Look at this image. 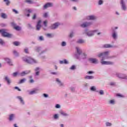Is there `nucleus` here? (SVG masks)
<instances>
[{
    "instance_id": "nucleus-1",
    "label": "nucleus",
    "mask_w": 127,
    "mask_h": 127,
    "mask_svg": "<svg viewBox=\"0 0 127 127\" xmlns=\"http://www.w3.org/2000/svg\"><path fill=\"white\" fill-rule=\"evenodd\" d=\"M108 55H109V52H105L98 55V57H102V59L101 60V63L102 65H113V64H114V63L112 62L104 61V60H105V57L106 59L112 58L111 57H108Z\"/></svg>"
},
{
    "instance_id": "nucleus-2",
    "label": "nucleus",
    "mask_w": 127,
    "mask_h": 127,
    "mask_svg": "<svg viewBox=\"0 0 127 127\" xmlns=\"http://www.w3.org/2000/svg\"><path fill=\"white\" fill-rule=\"evenodd\" d=\"M23 60L24 62H26V63H28V64H33V63H36V61L31 58L30 57L24 58H23Z\"/></svg>"
},
{
    "instance_id": "nucleus-3",
    "label": "nucleus",
    "mask_w": 127,
    "mask_h": 127,
    "mask_svg": "<svg viewBox=\"0 0 127 127\" xmlns=\"http://www.w3.org/2000/svg\"><path fill=\"white\" fill-rule=\"evenodd\" d=\"M0 33L3 37H11L12 36V35L6 32V30L5 29L0 30Z\"/></svg>"
},
{
    "instance_id": "nucleus-4",
    "label": "nucleus",
    "mask_w": 127,
    "mask_h": 127,
    "mask_svg": "<svg viewBox=\"0 0 127 127\" xmlns=\"http://www.w3.org/2000/svg\"><path fill=\"white\" fill-rule=\"evenodd\" d=\"M11 25L13 26L14 29H15V30H17L18 31L21 29L20 27L16 26V24L14 23V22L11 23Z\"/></svg>"
},
{
    "instance_id": "nucleus-5",
    "label": "nucleus",
    "mask_w": 127,
    "mask_h": 127,
    "mask_svg": "<svg viewBox=\"0 0 127 127\" xmlns=\"http://www.w3.org/2000/svg\"><path fill=\"white\" fill-rule=\"evenodd\" d=\"M90 25H92V23L85 22L81 25V27H88V26H90Z\"/></svg>"
},
{
    "instance_id": "nucleus-6",
    "label": "nucleus",
    "mask_w": 127,
    "mask_h": 127,
    "mask_svg": "<svg viewBox=\"0 0 127 127\" xmlns=\"http://www.w3.org/2000/svg\"><path fill=\"white\" fill-rule=\"evenodd\" d=\"M121 3L122 4V9L123 10H127V6H126V4H125L124 0H121Z\"/></svg>"
},
{
    "instance_id": "nucleus-7",
    "label": "nucleus",
    "mask_w": 127,
    "mask_h": 127,
    "mask_svg": "<svg viewBox=\"0 0 127 127\" xmlns=\"http://www.w3.org/2000/svg\"><path fill=\"white\" fill-rule=\"evenodd\" d=\"M59 23H56L51 26V29H56L58 26H59Z\"/></svg>"
},
{
    "instance_id": "nucleus-8",
    "label": "nucleus",
    "mask_w": 127,
    "mask_h": 127,
    "mask_svg": "<svg viewBox=\"0 0 127 127\" xmlns=\"http://www.w3.org/2000/svg\"><path fill=\"white\" fill-rule=\"evenodd\" d=\"M41 20H39L38 23L36 25V29L37 30H40V28H41Z\"/></svg>"
},
{
    "instance_id": "nucleus-9",
    "label": "nucleus",
    "mask_w": 127,
    "mask_h": 127,
    "mask_svg": "<svg viewBox=\"0 0 127 127\" xmlns=\"http://www.w3.org/2000/svg\"><path fill=\"white\" fill-rule=\"evenodd\" d=\"M117 76L121 79H127V76H125V74H118Z\"/></svg>"
},
{
    "instance_id": "nucleus-10",
    "label": "nucleus",
    "mask_w": 127,
    "mask_h": 127,
    "mask_svg": "<svg viewBox=\"0 0 127 127\" xmlns=\"http://www.w3.org/2000/svg\"><path fill=\"white\" fill-rule=\"evenodd\" d=\"M89 61L93 64H97L98 63V60L96 59H89Z\"/></svg>"
},
{
    "instance_id": "nucleus-11",
    "label": "nucleus",
    "mask_w": 127,
    "mask_h": 127,
    "mask_svg": "<svg viewBox=\"0 0 127 127\" xmlns=\"http://www.w3.org/2000/svg\"><path fill=\"white\" fill-rule=\"evenodd\" d=\"M30 73V70H26L25 71H23L20 73L21 76H23L25 75H27V74H29Z\"/></svg>"
},
{
    "instance_id": "nucleus-12",
    "label": "nucleus",
    "mask_w": 127,
    "mask_h": 127,
    "mask_svg": "<svg viewBox=\"0 0 127 127\" xmlns=\"http://www.w3.org/2000/svg\"><path fill=\"white\" fill-rule=\"evenodd\" d=\"M17 99H18V100H19V101H20L21 104H22V105H24V104H25L24 101L23 100V98H22V97H21V96H17Z\"/></svg>"
},
{
    "instance_id": "nucleus-13",
    "label": "nucleus",
    "mask_w": 127,
    "mask_h": 127,
    "mask_svg": "<svg viewBox=\"0 0 127 127\" xmlns=\"http://www.w3.org/2000/svg\"><path fill=\"white\" fill-rule=\"evenodd\" d=\"M53 4L52 3H47L44 6V8H47V7H50V6H52Z\"/></svg>"
},
{
    "instance_id": "nucleus-14",
    "label": "nucleus",
    "mask_w": 127,
    "mask_h": 127,
    "mask_svg": "<svg viewBox=\"0 0 127 127\" xmlns=\"http://www.w3.org/2000/svg\"><path fill=\"white\" fill-rule=\"evenodd\" d=\"M96 31H97L96 30H95V31H90L88 32L87 35L88 36H93V35L94 34V33H95L96 32Z\"/></svg>"
},
{
    "instance_id": "nucleus-15",
    "label": "nucleus",
    "mask_w": 127,
    "mask_h": 127,
    "mask_svg": "<svg viewBox=\"0 0 127 127\" xmlns=\"http://www.w3.org/2000/svg\"><path fill=\"white\" fill-rule=\"evenodd\" d=\"M5 60L6 62H7V63L8 64H9V65H12L11 61H10V60L9 59H8V58H5Z\"/></svg>"
},
{
    "instance_id": "nucleus-16",
    "label": "nucleus",
    "mask_w": 127,
    "mask_h": 127,
    "mask_svg": "<svg viewBox=\"0 0 127 127\" xmlns=\"http://www.w3.org/2000/svg\"><path fill=\"white\" fill-rule=\"evenodd\" d=\"M87 19H90V20L96 19V16H93V15L88 16L87 17Z\"/></svg>"
},
{
    "instance_id": "nucleus-17",
    "label": "nucleus",
    "mask_w": 127,
    "mask_h": 127,
    "mask_svg": "<svg viewBox=\"0 0 127 127\" xmlns=\"http://www.w3.org/2000/svg\"><path fill=\"white\" fill-rule=\"evenodd\" d=\"M113 47V46L110 45V44H106L104 45V48H111Z\"/></svg>"
},
{
    "instance_id": "nucleus-18",
    "label": "nucleus",
    "mask_w": 127,
    "mask_h": 127,
    "mask_svg": "<svg viewBox=\"0 0 127 127\" xmlns=\"http://www.w3.org/2000/svg\"><path fill=\"white\" fill-rule=\"evenodd\" d=\"M1 17H2V18H4V19H5L7 17V16L6 15V14H5V13H1Z\"/></svg>"
},
{
    "instance_id": "nucleus-19",
    "label": "nucleus",
    "mask_w": 127,
    "mask_h": 127,
    "mask_svg": "<svg viewBox=\"0 0 127 127\" xmlns=\"http://www.w3.org/2000/svg\"><path fill=\"white\" fill-rule=\"evenodd\" d=\"M26 81V79L23 78L20 80V81L18 82V84H22V83H24Z\"/></svg>"
},
{
    "instance_id": "nucleus-20",
    "label": "nucleus",
    "mask_w": 127,
    "mask_h": 127,
    "mask_svg": "<svg viewBox=\"0 0 127 127\" xmlns=\"http://www.w3.org/2000/svg\"><path fill=\"white\" fill-rule=\"evenodd\" d=\"M76 49L77 50V52L78 54L79 55H80L81 54V53H82V51H81L80 49H79V48H78V47H76Z\"/></svg>"
},
{
    "instance_id": "nucleus-21",
    "label": "nucleus",
    "mask_w": 127,
    "mask_h": 127,
    "mask_svg": "<svg viewBox=\"0 0 127 127\" xmlns=\"http://www.w3.org/2000/svg\"><path fill=\"white\" fill-rule=\"evenodd\" d=\"M93 78H94V76H93L86 75L85 77V79H93Z\"/></svg>"
},
{
    "instance_id": "nucleus-22",
    "label": "nucleus",
    "mask_w": 127,
    "mask_h": 127,
    "mask_svg": "<svg viewBox=\"0 0 127 127\" xmlns=\"http://www.w3.org/2000/svg\"><path fill=\"white\" fill-rule=\"evenodd\" d=\"M5 80L7 82L8 84H10V80H9V78L7 76L5 77Z\"/></svg>"
},
{
    "instance_id": "nucleus-23",
    "label": "nucleus",
    "mask_w": 127,
    "mask_h": 127,
    "mask_svg": "<svg viewBox=\"0 0 127 127\" xmlns=\"http://www.w3.org/2000/svg\"><path fill=\"white\" fill-rule=\"evenodd\" d=\"M13 44H14V45H15V46H18V45H19V44H20V43L17 41H15L13 43Z\"/></svg>"
},
{
    "instance_id": "nucleus-24",
    "label": "nucleus",
    "mask_w": 127,
    "mask_h": 127,
    "mask_svg": "<svg viewBox=\"0 0 127 127\" xmlns=\"http://www.w3.org/2000/svg\"><path fill=\"white\" fill-rule=\"evenodd\" d=\"M57 82L59 83V84L60 85V86H63V83L61 82L59 79L58 78L57 79Z\"/></svg>"
},
{
    "instance_id": "nucleus-25",
    "label": "nucleus",
    "mask_w": 127,
    "mask_h": 127,
    "mask_svg": "<svg viewBox=\"0 0 127 127\" xmlns=\"http://www.w3.org/2000/svg\"><path fill=\"white\" fill-rule=\"evenodd\" d=\"M3 1L5 2L6 5H9V3H10V1L8 0H4Z\"/></svg>"
},
{
    "instance_id": "nucleus-26",
    "label": "nucleus",
    "mask_w": 127,
    "mask_h": 127,
    "mask_svg": "<svg viewBox=\"0 0 127 127\" xmlns=\"http://www.w3.org/2000/svg\"><path fill=\"white\" fill-rule=\"evenodd\" d=\"M14 117V115L13 114H11L9 118V121H12Z\"/></svg>"
},
{
    "instance_id": "nucleus-27",
    "label": "nucleus",
    "mask_w": 127,
    "mask_h": 127,
    "mask_svg": "<svg viewBox=\"0 0 127 127\" xmlns=\"http://www.w3.org/2000/svg\"><path fill=\"white\" fill-rule=\"evenodd\" d=\"M112 37H113V38L114 39H116L117 38V33H116V32H114L113 34H112Z\"/></svg>"
},
{
    "instance_id": "nucleus-28",
    "label": "nucleus",
    "mask_w": 127,
    "mask_h": 127,
    "mask_svg": "<svg viewBox=\"0 0 127 127\" xmlns=\"http://www.w3.org/2000/svg\"><path fill=\"white\" fill-rule=\"evenodd\" d=\"M81 57H82V59H85L87 57V55H86V54H83L81 55Z\"/></svg>"
},
{
    "instance_id": "nucleus-29",
    "label": "nucleus",
    "mask_w": 127,
    "mask_h": 127,
    "mask_svg": "<svg viewBox=\"0 0 127 127\" xmlns=\"http://www.w3.org/2000/svg\"><path fill=\"white\" fill-rule=\"evenodd\" d=\"M77 43H80V44H82V43H84V40H82V39H80L78 41H77Z\"/></svg>"
},
{
    "instance_id": "nucleus-30",
    "label": "nucleus",
    "mask_w": 127,
    "mask_h": 127,
    "mask_svg": "<svg viewBox=\"0 0 127 127\" xmlns=\"http://www.w3.org/2000/svg\"><path fill=\"white\" fill-rule=\"evenodd\" d=\"M25 2H27V3H33V2L31 0H25Z\"/></svg>"
},
{
    "instance_id": "nucleus-31",
    "label": "nucleus",
    "mask_w": 127,
    "mask_h": 127,
    "mask_svg": "<svg viewBox=\"0 0 127 127\" xmlns=\"http://www.w3.org/2000/svg\"><path fill=\"white\" fill-rule=\"evenodd\" d=\"M43 23H44V26H45L46 27H47V23H48V22H47V20H46L45 21H44V22H43Z\"/></svg>"
},
{
    "instance_id": "nucleus-32",
    "label": "nucleus",
    "mask_w": 127,
    "mask_h": 127,
    "mask_svg": "<svg viewBox=\"0 0 127 127\" xmlns=\"http://www.w3.org/2000/svg\"><path fill=\"white\" fill-rule=\"evenodd\" d=\"M36 50L37 52H40V51L41 50V48L40 47H37Z\"/></svg>"
},
{
    "instance_id": "nucleus-33",
    "label": "nucleus",
    "mask_w": 127,
    "mask_h": 127,
    "mask_svg": "<svg viewBox=\"0 0 127 127\" xmlns=\"http://www.w3.org/2000/svg\"><path fill=\"white\" fill-rule=\"evenodd\" d=\"M110 104H111L112 105H114L115 104V100H110Z\"/></svg>"
},
{
    "instance_id": "nucleus-34",
    "label": "nucleus",
    "mask_w": 127,
    "mask_h": 127,
    "mask_svg": "<svg viewBox=\"0 0 127 127\" xmlns=\"http://www.w3.org/2000/svg\"><path fill=\"white\" fill-rule=\"evenodd\" d=\"M90 90H91V91H96V87H95V86H92V87H91V88H90Z\"/></svg>"
},
{
    "instance_id": "nucleus-35",
    "label": "nucleus",
    "mask_w": 127,
    "mask_h": 127,
    "mask_svg": "<svg viewBox=\"0 0 127 127\" xmlns=\"http://www.w3.org/2000/svg\"><path fill=\"white\" fill-rule=\"evenodd\" d=\"M106 125L107 126V127H111V126H112V124L109 122H107L106 123Z\"/></svg>"
},
{
    "instance_id": "nucleus-36",
    "label": "nucleus",
    "mask_w": 127,
    "mask_h": 127,
    "mask_svg": "<svg viewBox=\"0 0 127 127\" xmlns=\"http://www.w3.org/2000/svg\"><path fill=\"white\" fill-rule=\"evenodd\" d=\"M76 68V66L75 65H72L70 67L71 70H74Z\"/></svg>"
},
{
    "instance_id": "nucleus-37",
    "label": "nucleus",
    "mask_w": 127,
    "mask_h": 127,
    "mask_svg": "<svg viewBox=\"0 0 127 127\" xmlns=\"http://www.w3.org/2000/svg\"><path fill=\"white\" fill-rule=\"evenodd\" d=\"M35 90H33L30 92V95H33V94H35Z\"/></svg>"
},
{
    "instance_id": "nucleus-38",
    "label": "nucleus",
    "mask_w": 127,
    "mask_h": 127,
    "mask_svg": "<svg viewBox=\"0 0 127 127\" xmlns=\"http://www.w3.org/2000/svg\"><path fill=\"white\" fill-rule=\"evenodd\" d=\"M13 54H14L16 56H17V55H18V53H17V52H16V51H13Z\"/></svg>"
},
{
    "instance_id": "nucleus-39",
    "label": "nucleus",
    "mask_w": 127,
    "mask_h": 127,
    "mask_svg": "<svg viewBox=\"0 0 127 127\" xmlns=\"http://www.w3.org/2000/svg\"><path fill=\"white\" fill-rule=\"evenodd\" d=\"M36 19V14H34L32 17V19Z\"/></svg>"
},
{
    "instance_id": "nucleus-40",
    "label": "nucleus",
    "mask_w": 127,
    "mask_h": 127,
    "mask_svg": "<svg viewBox=\"0 0 127 127\" xmlns=\"http://www.w3.org/2000/svg\"><path fill=\"white\" fill-rule=\"evenodd\" d=\"M62 46H66V42H63L62 43Z\"/></svg>"
},
{
    "instance_id": "nucleus-41",
    "label": "nucleus",
    "mask_w": 127,
    "mask_h": 127,
    "mask_svg": "<svg viewBox=\"0 0 127 127\" xmlns=\"http://www.w3.org/2000/svg\"><path fill=\"white\" fill-rule=\"evenodd\" d=\"M60 105H59V104H57L56 105V109H60Z\"/></svg>"
},
{
    "instance_id": "nucleus-42",
    "label": "nucleus",
    "mask_w": 127,
    "mask_h": 127,
    "mask_svg": "<svg viewBox=\"0 0 127 127\" xmlns=\"http://www.w3.org/2000/svg\"><path fill=\"white\" fill-rule=\"evenodd\" d=\"M12 11H13V12H15V13H16V14H17V13H18V11H17L16 10L13 9Z\"/></svg>"
},
{
    "instance_id": "nucleus-43",
    "label": "nucleus",
    "mask_w": 127,
    "mask_h": 127,
    "mask_svg": "<svg viewBox=\"0 0 127 127\" xmlns=\"http://www.w3.org/2000/svg\"><path fill=\"white\" fill-rule=\"evenodd\" d=\"M100 95H104V91L101 90L99 91Z\"/></svg>"
},
{
    "instance_id": "nucleus-44",
    "label": "nucleus",
    "mask_w": 127,
    "mask_h": 127,
    "mask_svg": "<svg viewBox=\"0 0 127 127\" xmlns=\"http://www.w3.org/2000/svg\"><path fill=\"white\" fill-rule=\"evenodd\" d=\"M4 43V42H3V41H2V40H1V39H0V44H3Z\"/></svg>"
},
{
    "instance_id": "nucleus-45",
    "label": "nucleus",
    "mask_w": 127,
    "mask_h": 127,
    "mask_svg": "<svg viewBox=\"0 0 127 127\" xmlns=\"http://www.w3.org/2000/svg\"><path fill=\"white\" fill-rule=\"evenodd\" d=\"M15 89H16V90H18V91H19V92H20V91H21V90L20 89H19L18 88V87H17V86L15 87Z\"/></svg>"
},
{
    "instance_id": "nucleus-46",
    "label": "nucleus",
    "mask_w": 127,
    "mask_h": 127,
    "mask_svg": "<svg viewBox=\"0 0 127 127\" xmlns=\"http://www.w3.org/2000/svg\"><path fill=\"white\" fill-rule=\"evenodd\" d=\"M24 51L26 53H27V54H28L29 52H28V49H25Z\"/></svg>"
},
{
    "instance_id": "nucleus-47",
    "label": "nucleus",
    "mask_w": 127,
    "mask_h": 127,
    "mask_svg": "<svg viewBox=\"0 0 127 127\" xmlns=\"http://www.w3.org/2000/svg\"><path fill=\"white\" fill-rule=\"evenodd\" d=\"M110 85H111V86H115V85H116V83L111 82V83H110Z\"/></svg>"
},
{
    "instance_id": "nucleus-48",
    "label": "nucleus",
    "mask_w": 127,
    "mask_h": 127,
    "mask_svg": "<svg viewBox=\"0 0 127 127\" xmlns=\"http://www.w3.org/2000/svg\"><path fill=\"white\" fill-rule=\"evenodd\" d=\"M99 5L103 4V0H100L99 1Z\"/></svg>"
},
{
    "instance_id": "nucleus-49",
    "label": "nucleus",
    "mask_w": 127,
    "mask_h": 127,
    "mask_svg": "<svg viewBox=\"0 0 127 127\" xmlns=\"http://www.w3.org/2000/svg\"><path fill=\"white\" fill-rule=\"evenodd\" d=\"M17 75V72H14L13 73V76H14V77H16V75Z\"/></svg>"
},
{
    "instance_id": "nucleus-50",
    "label": "nucleus",
    "mask_w": 127,
    "mask_h": 127,
    "mask_svg": "<svg viewBox=\"0 0 127 127\" xmlns=\"http://www.w3.org/2000/svg\"><path fill=\"white\" fill-rule=\"evenodd\" d=\"M64 64H68V62L67 61V60H64Z\"/></svg>"
},
{
    "instance_id": "nucleus-51",
    "label": "nucleus",
    "mask_w": 127,
    "mask_h": 127,
    "mask_svg": "<svg viewBox=\"0 0 127 127\" xmlns=\"http://www.w3.org/2000/svg\"><path fill=\"white\" fill-rule=\"evenodd\" d=\"M54 119H58V115L55 114L54 115Z\"/></svg>"
},
{
    "instance_id": "nucleus-52",
    "label": "nucleus",
    "mask_w": 127,
    "mask_h": 127,
    "mask_svg": "<svg viewBox=\"0 0 127 127\" xmlns=\"http://www.w3.org/2000/svg\"><path fill=\"white\" fill-rule=\"evenodd\" d=\"M39 39H40V40H41V41H42V40H44L43 37L40 36L39 37Z\"/></svg>"
},
{
    "instance_id": "nucleus-53",
    "label": "nucleus",
    "mask_w": 127,
    "mask_h": 127,
    "mask_svg": "<svg viewBox=\"0 0 127 127\" xmlns=\"http://www.w3.org/2000/svg\"><path fill=\"white\" fill-rule=\"evenodd\" d=\"M62 115H63V116H67V114L65 113V112H62Z\"/></svg>"
},
{
    "instance_id": "nucleus-54",
    "label": "nucleus",
    "mask_w": 127,
    "mask_h": 127,
    "mask_svg": "<svg viewBox=\"0 0 127 127\" xmlns=\"http://www.w3.org/2000/svg\"><path fill=\"white\" fill-rule=\"evenodd\" d=\"M28 27L29 28H32V26H31V24H28Z\"/></svg>"
},
{
    "instance_id": "nucleus-55",
    "label": "nucleus",
    "mask_w": 127,
    "mask_h": 127,
    "mask_svg": "<svg viewBox=\"0 0 127 127\" xmlns=\"http://www.w3.org/2000/svg\"><path fill=\"white\" fill-rule=\"evenodd\" d=\"M47 15H48L47 13H45L44 14L43 16H44V17H47Z\"/></svg>"
},
{
    "instance_id": "nucleus-56",
    "label": "nucleus",
    "mask_w": 127,
    "mask_h": 127,
    "mask_svg": "<svg viewBox=\"0 0 127 127\" xmlns=\"http://www.w3.org/2000/svg\"><path fill=\"white\" fill-rule=\"evenodd\" d=\"M43 96L45 97V98H47V97H48V95H47L45 93L43 94Z\"/></svg>"
},
{
    "instance_id": "nucleus-57",
    "label": "nucleus",
    "mask_w": 127,
    "mask_h": 127,
    "mask_svg": "<svg viewBox=\"0 0 127 127\" xmlns=\"http://www.w3.org/2000/svg\"><path fill=\"white\" fill-rule=\"evenodd\" d=\"M87 73L88 74H93L94 72L90 71H88Z\"/></svg>"
},
{
    "instance_id": "nucleus-58",
    "label": "nucleus",
    "mask_w": 127,
    "mask_h": 127,
    "mask_svg": "<svg viewBox=\"0 0 127 127\" xmlns=\"http://www.w3.org/2000/svg\"><path fill=\"white\" fill-rule=\"evenodd\" d=\"M69 37L72 38L73 37V33H70L69 35Z\"/></svg>"
},
{
    "instance_id": "nucleus-59",
    "label": "nucleus",
    "mask_w": 127,
    "mask_h": 127,
    "mask_svg": "<svg viewBox=\"0 0 127 127\" xmlns=\"http://www.w3.org/2000/svg\"><path fill=\"white\" fill-rule=\"evenodd\" d=\"M27 12L31 13V12H32V10H31L30 9H28V10H27Z\"/></svg>"
},
{
    "instance_id": "nucleus-60",
    "label": "nucleus",
    "mask_w": 127,
    "mask_h": 127,
    "mask_svg": "<svg viewBox=\"0 0 127 127\" xmlns=\"http://www.w3.org/2000/svg\"><path fill=\"white\" fill-rule=\"evenodd\" d=\"M47 36H48V37H51V34H47Z\"/></svg>"
},
{
    "instance_id": "nucleus-61",
    "label": "nucleus",
    "mask_w": 127,
    "mask_h": 127,
    "mask_svg": "<svg viewBox=\"0 0 127 127\" xmlns=\"http://www.w3.org/2000/svg\"><path fill=\"white\" fill-rule=\"evenodd\" d=\"M60 64H64V61H61Z\"/></svg>"
},
{
    "instance_id": "nucleus-62",
    "label": "nucleus",
    "mask_w": 127,
    "mask_h": 127,
    "mask_svg": "<svg viewBox=\"0 0 127 127\" xmlns=\"http://www.w3.org/2000/svg\"><path fill=\"white\" fill-rule=\"evenodd\" d=\"M34 82V80L33 79H31L30 80V83H33Z\"/></svg>"
},
{
    "instance_id": "nucleus-63",
    "label": "nucleus",
    "mask_w": 127,
    "mask_h": 127,
    "mask_svg": "<svg viewBox=\"0 0 127 127\" xmlns=\"http://www.w3.org/2000/svg\"><path fill=\"white\" fill-rule=\"evenodd\" d=\"M36 75H37V76H38L39 75V71H37L36 72Z\"/></svg>"
},
{
    "instance_id": "nucleus-64",
    "label": "nucleus",
    "mask_w": 127,
    "mask_h": 127,
    "mask_svg": "<svg viewBox=\"0 0 127 127\" xmlns=\"http://www.w3.org/2000/svg\"><path fill=\"white\" fill-rule=\"evenodd\" d=\"M38 70H39V67H37V68L35 69V71H38Z\"/></svg>"
}]
</instances>
